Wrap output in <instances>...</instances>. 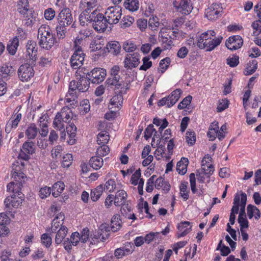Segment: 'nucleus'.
<instances>
[{
    "label": "nucleus",
    "mask_w": 261,
    "mask_h": 261,
    "mask_svg": "<svg viewBox=\"0 0 261 261\" xmlns=\"http://www.w3.org/2000/svg\"><path fill=\"white\" fill-rule=\"evenodd\" d=\"M66 126V132L69 136V139L67 142L70 145H73L75 143V137L76 136V127L73 123L68 122Z\"/></svg>",
    "instance_id": "nucleus-18"
},
{
    "label": "nucleus",
    "mask_w": 261,
    "mask_h": 261,
    "mask_svg": "<svg viewBox=\"0 0 261 261\" xmlns=\"http://www.w3.org/2000/svg\"><path fill=\"white\" fill-rule=\"evenodd\" d=\"M64 184L62 181H58L54 184L52 189V195L55 197H57L64 190Z\"/></svg>",
    "instance_id": "nucleus-36"
},
{
    "label": "nucleus",
    "mask_w": 261,
    "mask_h": 261,
    "mask_svg": "<svg viewBox=\"0 0 261 261\" xmlns=\"http://www.w3.org/2000/svg\"><path fill=\"white\" fill-rule=\"evenodd\" d=\"M116 188V184L114 179H110L108 180L105 186H103V191L107 190L111 192L114 190Z\"/></svg>",
    "instance_id": "nucleus-56"
},
{
    "label": "nucleus",
    "mask_w": 261,
    "mask_h": 261,
    "mask_svg": "<svg viewBox=\"0 0 261 261\" xmlns=\"http://www.w3.org/2000/svg\"><path fill=\"white\" fill-rule=\"evenodd\" d=\"M161 38L163 44H165L164 46V49L170 48L173 43L172 39H174V38H172L171 36H169V38L168 37L162 36Z\"/></svg>",
    "instance_id": "nucleus-59"
},
{
    "label": "nucleus",
    "mask_w": 261,
    "mask_h": 261,
    "mask_svg": "<svg viewBox=\"0 0 261 261\" xmlns=\"http://www.w3.org/2000/svg\"><path fill=\"white\" fill-rule=\"evenodd\" d=\"M186 139L188 144L193 145L196 141L195 133L193 130H188L186 134Z\"/></svg>",
    "instance_id": "nucleus-48"
},
{
    "label": "nucleus",
    "mask_w": 261,
    "mask_h": 261,
    "mask_svg": "<svg viewBox=\"0 0 261 261\" xmlns=\"http://www.w3.org/2000/svg\"><path fill=\"white\" fill-rule=\"evenodd\" d=\"M140 59L141 55L138 52L128 54L123 61L124 67L127 69L132 70L138 66Z\"/></svg>",
    "instance_id": "nucleus-9"
},
{
    "label": "nucleus",
    "mask_w": 261,
    "mask_h": 261,
    "mask_svg": "<svg viewBox=\"0 0 261 261\" xmlns=\"http://www.w3.org/2000/svg\"><path fill=\"white\" fill-rule=\"evenodd\" d=\"M106 47L108 51L114 55L119 54L121 49V45L119 42L116 41L109 42L107 44Z\"/></svg>",
    "instance_id": "nucleus-24"
},
{
    "label": "nucleus",
    "mask_w": 261,
    "mask_h": 261,
    "mask_svg": "<svg viewBox=\"0 0 261 261\" xmlns=\"http://www.w3.org/2000/svg\"><path fill=\"white\" fill-rule=\"evenodd\" d=\"M85 55L81 46H79L74 51L70 59V65L72 68L76 69L84 64Z\"/></svg>",
    "instance_id": "nucleus-10"
},
{
    "label": "nucleus",
    "mask_w": 261,
    "mask_h": 261,
    "mask_svg": "<svg viewBox=\"0 0 261 261\" xmlns=\"http://www.w3.org/2000/svg\"><path fill=\"white\" fill-rule=\"evenodd\" d=\"M18 45V39L15 37L7 44V49L11 55H14L16 53Z\"/></svg>",
    "instance_id": "nucleus-34"
},
{
    "label": "nucleus",
    "mask_w": 261,
    "mask_h": 261,
    "mask_svg": "<svg viewBox=\"0 0 261 261\" xmlns=\"http://www.w3.org/2000/svg\"><path fill=\"white\" fill-rule=\"evenodd\" d=\"M67 231L68 229L65 226H61L60 229L58 230L55 238V243L57 245L62 242L63 239L67 235Z\"/></svg>",
    "instance_id": "nucleus-30"
},
{
    "label": "nucleus",
    "mask_w": 261,
    "mask_h": 261,
    "mask_svg": "<svg viewBox=\"0 0 261 261\" xmlns=\"http://www.w3.org/2000/svg\"><path fill=\"white\" fill-rule=\"evenodd\" d=\"M110 228L111 227H110L109 224L107 223L101 224L97 233L93 235V237L92 238V239L93 241H94V239H95L98 241L100 240L102 242H104L109 237Z\"/></svg>",
    "instance_id": "nucleus-16"
},
{
    "label": "nucleus",
    "mask_w": 261,
    "mask_h": 261,
    "mask_svg": "<svg viewBox=\"0 0 261 261\" xmlns=\"http://www.w3.org/2000/svg\"><path fill=\"white\" fill-rule=\"evenodd\" d=\"M141 175V173L140 169H139L138 170H137L132 176L130 179L132 184L134 186L137 185L138 184V180L140 179Z\"/></svg>",
    "instance_id": "nucleus-64"
},
{
    "label": "nucleus",
    "mask_w": 261,
    "mask_h": 261,
    "mask_svg": "<svg viewBox=\"0 0 261 261\" xmlns=\"http://www.w3.org/2000/svg\"><path fill=\"white\" fill-rule=\"evenodd\" d=\"M116 94L110 100V105L109 107L112 106V107L110 108L111 109H113L114 107L119 109L123 102V98L122 94Z\"/></svg>",
    "instance_id": "nucleus-29"
},
{
    "label": "nucleus",
    "mask_w": 261,
    "mask_h": 261,
    "mask_svg": "<svg viewBox=\"0 0 261 261\" xmlns=\"http://www.w3.org/2000/svg\"><path fill=\"white\" fill-rule=\"evenodd\" d=\"M73 21V17L69 8L65 7L60 10L58 15V23L68 27Z\"/></svg>",
    "instance_id": "nucleus-12"
},
{
    "label": "nucleus",
    "mask_w": 261,
    "mask_h": 261,
    "mask_svg": "<svg viewBox=\"0 0 261 261\" xmlns=\"http://www.w3.org/2000/svg\"><path fill=\"white\" fill-rule=\"evenodd\" d=\"M153 133L157 134V131L154 128L152 124H149L144 131V138L145 139L147 140L149 139L152 136Z\"/></svg>",
    "instance_id": "nucleus-52"
},
{
    "label": "nucleus",
    "mask_w": 261,
    "mask_h": 261,
    "mask_svg": "<svg viewBox=\"0 0 261 261\" xmlns=\"http://www.w3.org/2000/svg\"><path fill=\"white\" fill-rule=\"evenodd\" d=\"M127 197L126 192L121 190L117 191L114 196V204L116 206H121L125 203Z\"/></svg>",
    "instance_id": "nucleus-20"
},
{
    "label": "nucleus",
    "mask_w": 261,
    "mask_h": 261,
    "mask_svg": "<svg viewBox=\"0 0 261 261\" xmlns=\"http://www.w3.org/2000/svg\"><path fill=\"white\" fill-rule=\"evenodd\" d=\"M23 168V163L17 162L13 165L11 174L14 181L10 182L7 186V191L13 192V194L8 196L4 201L6 207L8 208L17 207L23 198V195L21 192V188L26 178L22 171Z\"/></svg>",
    "instance_id": "nucleus-1"
},
{
    "label": "nucleus",
    "mask_w": 261,
    "mask_h": 261,
    "mask_svg": "<svg viewBox=\"0 0 261 261\" xmlns=\"http://www.w3.org/2000/svg\"><path fill=\"white\" fill-rule=\"evenodd\" d=\"M70 109L68 107H65L61 109L60 112H58L57 114H59L60 117L62 118L63 121L68 123L70 121L69 120L70 119Z\"/></svg>",
    "instance_id": "nucleus-38"
},
{
    "label": "nucleus",
    "mask_w": 261,
    "mask_h": 261,
    "mask_svg": "<svg viewBox=\"0 0 261 261\" xmlns=\"http://www.w3.org/2000/svg\"><path fill=\"white\" fill-rule=\"evenodd\" d=\"M66 27L64 25H60L58 23L56 30L57 33V37L58 39H63L65 37V33H66Z\"/></svg>",
    "instance_id": "nucleus-43"
},
{
    "label": "nucleus",
    "mask_w": 261,
    "mask_h": 261,
    "mask_svg": "<svg viewBox=\"0 0 261 261\" xmlns=\"http://www.w3.org/2000/svg\"><path fill=\"white\" fill-rule=\"evenodd\" d=\"M173 5L177 11L185 15L189 14L193 9L191 0H181L179 3L175 1L173 2Z\"/></svg>",
    "instance_id": "nucleus-14"
},
{
    "label": "nucleus",
    "mask_w": 261,
    "mask_h": 261,
    "mask_svg": "<svg viewBox=\"0 0 261 261\" xmlns=\"http://www.w3.org/2000/svg\"><path fill=\"white\" fill-rule=\"evenodd\" d=\"M229 101L227 99H222L219 101L217 110L218 112H221L228 107Z\"/></svg>",
    "instance_id": "nucleus-62"
},
{
    "label": "nucleus",
    "mask_w": 261,
    "mask_h": 261,
    "mask_svg": "<svg viewBox=\"0 0 261 261\" xmlns=\"http://www.w3.org/2000/svg\"><path fill=\"white\" fill-rule=\"evenodd\" d=\"M188 160L187 158H182L180 161L177 162L176 165V170L178 173L181 175L186 174L187 170V168L188 165Z\"/></svg>",
    "instance_id": "nucleus-27"
},
{
    "label": "nucleus",
    "mask_w": 261,
    "mask_h": 261,
    "mask_svg": "<svg viewBox=\"0 0 261 261\" xmlns=\"http://www.w3.org/2000/svg\"><path fill=\"white\" fill-rule=\"evenodd\" d=\"M97 138V142L99 145H106L110 139L109 133L107 131H102L98 134Z\"/></svg>",
    "instance_id": "nucleus-37"
},
{
    "label": "nucleus",
    "mask_w": 261,
    "mask_h": 261,
    "mask_svg": "<svg viewBox=\"0 0 261 261\" xmlns=\"http://www.w3.org/2000/svg\"><path fill=\"white\" fill-rule=\"evenodd\" d=\"M0 68L1 78L2 79L7 78L14 73V70L12 66L10 65H3V66H0Z\"/></svg>",
    "instance_id": "nucleus-28"
},
{
    "label": "nucleus",
    "mask_w": 261,
    "mask_h": 261,
    "mask_svg": "<svg viewBox=\"0 0 261 261\" xmlns=\"http://www.w3.org/2000/svg\"><path fill=\"white\" fill-rule=\"evenodd\" d=\"M239 57L236 55H233L232 57H229L227 59L226 63L231 67L237 66L239 63Z\"/></svg>",
    "instance_id": "nucleus-55"
},
{
    "label": "nucleus",
    "mask_w": 261,
    "mask_h": 261,
    "mask_svg": "<svg viewBox=\"0 0 261 261\" xmlns=\"http://www.w3.org/2000/svg\"><path fill=\"white\" fill-rule=\"evenodd\" d=\"M257 67V62L255 60H253L249 62L245 68V75H250L253 74L256 70Z\"/></svg>",
    "instance_id": "nucleus-41"
},
{
    "label": "nucleus",
    "mask_w": 261,
    "mask_h": 261,
    "mask_svg": "<svg viewBox=\"0 0 261 261\" xmlns=\"http://www.w3.org/2000/svg\"><path fill=\"white\" fill-rule=\"evenodd\" d=\"M111 222V229L114 232L118 231L122 226V221L119 215L116 214L114 215Z\"/></svg>",
    "instance_id": "nucleus-25"
},
{
    "label": "nucleus",
    "mask_w": 261,
    "mask_h": 261,
    "mask_svg": "<svg viewBox=\"0 0 261 261\" xmlns=\"http://www.w3.org/2000/svg\"><path fill=\"white\" fill-rule=\"evenodd\" d=\"M64 122L65 121H62V118L60 117L59 114H57L54 120L53 125L55 128L62 130V129L65 128Z\"/></svg>",
    "instance_id": "nucleus-45"
},
{
    "label": "nucleus",
    "mask_w": 261,
    "mask_h": 261,
    "mask_svg": "<svg viewBox=\"0 0 261 261\" xmlns=\"http://www.w3.org/2000/svg\"><path fill=\"white\" fill-rule=\"evenodd\" d=\"M143 64L140 67V70L146 71L149 69L152 65V63L150 61L149 56H145L142 59Z\"/></svg>",
    "instance_id": "nucleus-46"
},
{
    "label": "nucleus",
    "mask_w": 261,
    "mask_h": 261,
    "mask_svg": "<svg viewBox=\"0 0 261 261\" xmlns=\"http://www.w3.org/2000/svg\"><path fill=\"white\" fill-rule=\"evenodd\" d=\"M222 7L220 4L214 3L205 9V17L211 21L216 20L221 17Z\"/></svg>",
    "instance_id": "nucleus-11"
},
{
    "label": "nucleus",
    "mask_w": 261,
    "mask_h": 261,
    "mask_svg": "<svg viewBox=\"0 0 261 261\" xmlns=\"http://www.w3.org/2000/svg\"><path fill=\"white\" fill-rule=\"evenodd\" d=\"M243 43L242 38L240 35L230 36L226 40L225 45L231 50H236L240 48Z\"/></svg>",
    "instance_id": "nucleus-15"
},
{
    "label": "nucleus",
    "mask_w": 261,
    "mask_h": 261,
    "mask_svg": "<svg viewBox=\"0 0 261 261\" xmlns=\"http://www.w3.org/2000/svg\"><path fill=\"white\" fill-rule=\"evenodd\" d=\"M115 87L114 90L115 93H125L126 90L128 89V85L124 81H121L120 82H118L114 85Z\"/></svg>",
    "instance_id": "nucleus-40"
},
{
    "label": "nucleus",
    "mask_w": 261,
    "mask_h": 261,
    "mask_svg": "<svg viewBox=\"0 0 261 261\" xmlns=\"http://www.w3.org/2000/svg\"><path fill=\"white\" fill-rule=\"evenodd\" d=\"M124 5L126 9L132 12L136 11L139 9V2L138 0H126Z\"/></svg>",
    "instance_id": "nucleus-39"
},
{
    "label": "nucleus",
    "mask_w": 261,
    "mask_h": 261,
    "mask_svg": "<svg viewBox=\"0 0 261 261\" xmlns=\"http://www.w3.org/2000/svg\"><path fill=\"white\" fill-rule=\"evenodd\" d=\"M192 97L188 95L178 105V108L180 110L186 108L191 102Z\"/></svg>",
    "instance_id": "nucleus-61"
},
{
    "label": "nucleus",
    "mask_w": 261,
    "mask_h": 261,
    "mask_svg": "<svg viewBox=\"0 0 261 261\" xmlns=\"http://www.w3.org/2000/svg\"><path fill=\"white\" fill-rule=\"evenodd\" d=\"M214 171V168L213 166L209 163L207 164V162L202 159L201 161V171L202 172L203 174L206 175L207 177H210L213 173Z\"/></svg>",
    "instance_id": "nucleus-26"
},
{
    "label": "nucleus",
    "mask_w": 261,
    "mask_h": 261,
    "mask_svg": "<svg viewBox=\"0 0 261 261\" xmlns=\"http://www.w3.org/2000/svg\"><path fill=\"white\" fill-rule=\"evenodd\" d=\"M123 48L125 51L133 53L137 49V45L130 40H127L124 42Z\"/></svg>",
    "instance_id": "nucleus-44"
},
{
    "label": "nucleus",
    "mask_w": 261,
    "mask_h": 261,
    "mask_svg": "<svg viewBox=\"0 0 261 261\" xmlns=\"http://www.w3.org/2000/svg\"><path fill=\"white\" fill-rule=\"evenodd\" d=\"M181 93V90L179 89H177L173 91L171 94L167 97L168 99V108L173 106L178 101Z\"/></svg>",
    "instance_id": "nucleus-22"
},
{
    "label": "nucleus",
    "mask_w": 261,
    "mask_h": 261,
    "mask_svg": "<svg viewBox=\"0 0 261 261\" xmlns=\"http://www.w3.org/2000/svg\"><path fill=\"white\" fill-rule=\"evenodd\" d=\"M223 37L221 36L215 37L209 40H205L206 42H197V46L201 49H205L206 51H211L214 50L217 46L219 45L222 42Z\"/></svg>",
    "instance_id": "nucleus-13"
},
{
    "label": "nucleus",
    "mask_w": 261,
    "mask_h": 261,
    "mask_svg": "<svg viewBox=\"0 0 261 261\" xmlns=\"http://www.w3.org/2000/svg\"><path fill=\"white\" fill-rule=\"evenodd\" d=\"M122 15V10L120 6L109 7L105 12V15L107 17L109 24H116L119 22Z\"/></svg>",
    "instance_id": "nucleus-6"
},
{
    "label": "nucleus",
    "mask_w": 261,
    "mask_h": 261,
    "mask_svg": "<svg viewBox=\"0 0 261 261\" xmlns=\"http://www.w3.org/2000/svg\"><path fill=\"white\" fill-rule=\"evenodd\" d=\"M238 221L240 225V229H243L244 228H247L248 227L249 222L246 216L244 217V216H239Z\"/></svg>",
    "instance_id": "nucleus-63"
},
{
    "label": "nucleus",
    "mask_w": 261,
    "mask_h": 261,
    "mask_svg": "<svg viewBox=\"0 0 261 261\" xmlns=\"http://www.w3.org/2000/svg\"><path fill=\"white\" fill-rule=\"evenodd\" d=\"M78 81H76L75 80L71 81L69 85V90L68 92V94L69 95L71 96V98H67L66 99L67 102H70L72 100H74L76 98V96L75 95V91L77 89L79 91Z\"/></svg>",
    "instance_id": "nucleus-21"
},
{
    "label": "nucleus",
    "mask_w": 261,
    "mask_h": 261,
    "mask_svg": "<svg viewBox=\"0 0 261 261\" xmlns=\"http://www.w3.org/2000/svg\"><path fill=\"white\" fill-rule=\"evenodd\" d=\"M89 230L87 227L84 228L80 234V241L85 243L89 238Z\"/></svg>",
    "instance_id": "nucleus-58"
},
{
    "label": "nucleus",
    "mask_w": 261,
    "mask_h": 261,
    "mask_svg": "<svg viewBox=\"0 0 261 261\" xmlns=\"http://www.w3.org/2000/svg\"><path fill=\"white\" fill-rule=\"evenodd\" d=\"M188 182L181 183L180 185V194L184 200H187L189 198V191L187 190Z\"/></svg>",
    "instance_id": "nucleus-47"
},
{
    "label": "nucleus",
    "mask_w": 261,
    "mask_h": 261,
    "mask_svg": "<svg viewBox=\"0 0 261 261\" xmlns=\"http://www.w3.org/2000/svg\"><path fill=\"white\" fill-rule=\"evenodd\" d=\"M170 63V59L168 57H166L160 61L159 65L162 69V73H164L166 71L168 68Z\"/></svg>",
    "instance_id": "nucleus-60"
},
{
    "label": "nucleus",
    "mask_w": 261,
    "mask_h": 261,
    "mask_svg": "<svg viewBox=\"0 0 261 261\" xmlns=\"http://www.w3.org/2000/svg\"><path fill=\"white\" fill-rule=\"evenodd\" d=\"M26 47L27 55L29 57L30 62H32V64H34L37 58L38 48L36 42L33 40H30L28 42Z\"/></svg>",
    "instance_id": "nucleus-17"
},
{
    "label": "nucleus",
    "mask_w": 261,
    "mask_h": 261,
    "mask_svg": "<svg viewBox=\"0 0 261 261\" xmlns=\"http://www.w3.org/2000/svg\"><path fill=\"white\" fill-rule=\"evenodd\" d=\"M39 132V129L35 123H30L25 131V135L29 140L35 139Z\"/></svg>",
    "instance_id": "nucleus-23"
},
{
    "label": "nucleus",
    "mask_w": 261,
    "mask_h": 261,
    "mask_svg": "<svg viewBox=\"0 0 261 261\" xmlns=\"http://www.w3.org/2000/svg\"><path fill=\"white\" fill-rule=\"evenodd\" d=\"M95 13L92 27L98 33H103L107 29L109 22L105 15L99 13L96 10H95Z\"/></svg>",
    "instance_id": "nucleus-5"
},
{
    "label": "nucleus",
    "mask_w": 261,
    "mask_h": 261,
    "mask_svg": "<svg viewBox=\"0 0 261 261\" xmlns=\"http://www.w3.org/2000/svg\"><path fill=\"white\" fill-rule=\"evenodd\" d=\"M216 33L214 30H208L201 34L197 40V42H206L205 40H209L216 37Z\"/></svg>",
    "instance_id": "nucleus-35"
},
{
    "label": "nucleus",
    "mask_w": 261,
    "mask_h": 261,
    "mask_svg": "<svg viewBox=\"0 0 261 261\" xmlns=\"http://www.w3.org/2000/svg\"><path fill=\"white\" fill-rule=\"evenodd\" d=\"M160 22H159V19L156 16H152L148 20L149 27L152 30H155L159 27Z\"/></svg>",
    "instance_id": "nucleus-54"
},
{
    "label": "nucleus",
    "mask_w": 261,
    "mask_h": 261,
    "mask_svg": "<svg viewBox=\"0 0 261 261\" xmlns=\"http://www.w3.org/2000/svg\"><path fill=\"white\" fill-rule=\"evenodd\" d=\"M89 164L93 169L98 170L102 166L103 160L101 157L98 155L92 156L89 161Z\"/></svg>",
    "instance_id": "nucleus-31"
},
{
    "label": "nucleus",
    "mask_w": 261,
    "mask_h": 261,
    "mask_svg": "<svg viewBox=\"0 0 261 261\" xmlns=\"http://www.w3.org/2000/svg\"><path fill=\"white\" fill-rule=\"evenodd\" d=\"M103 191V185H100L91 191L90 198L93 201H96L100 198Z\"/></svg>",
    "instance_id": "nucleus-32"
},
{
    "label": "nucleus",
    "mask_w": 261,
    "mask_h": 261,
    "mask_svg": "<svg viewBox=\"0 0 261 261\" xmlns=\"http://www.w3.org/2000/svg\"><path fill=\"white\" fill-rule=\"evenodd\" d=\"M90 81L87 78V76H82L78 81L79 91L84 92L89 88Z\"/></svg>",
    "instance_id": "nucleus-33"
},
{
    "label": "nucleus",
    "mask_w": 261,
    "mask_h": 261,
    "mask_svg": "<svg viewBox=\"0 0 261 261\" xmlns=\"http://www.w3.org/2000/svg\"><path fill=\"white\" fill-rule=\"evenodd\" d=\"M84 74H86L87 78L92 83L99 84L103 81L107 75V72L105 69L97 67L93 69L90 72H84Z\"/></svg>",
    "instance_id": "nucleus-7"
},
{
    "label": "nucleus",
    "mask_w": 261,
    "mask_h": 261,
    "mask_svg": "<svg viewBox=\"0 0 261 261\" xmlns=\"http://www.w3.org/2000/svg\"><path fill=\"white\" fill-rule=\"evenodd\" d=\"M36 151V145L32 141H27L23 143L21 151L18 155V160L16 161L13 164H15L17 162L19 163H23L20 160L24 161H28L30 159V155L34 154ZM13 166H12V168Z\"/></svg>",
    "instance_id": "nucleus-4"
},
{
    "label": "nucleus",
    "mask_w": 261,
    "mask_h": 261,
    "mask_svg": "<svg viewBox=\"0 0 261 261\" xmlns=\"http://www.w3.org/2000/svg\"><path fill=\"white\" fill-rule=\"evenodd\" d=\"M41 240L42 244L46 248H48L52 243L51 238L47 233H43L41 236Z\"/></svg>",
    "instance_id": "nucleus-53"
},
{
    "label": "nucleus",
    "mask_w": 261,
    "mask_h": 261,
    "mask_svg": "<svg viewBox=\"0 0 261 261\" xmlns=\"http://www.w3.org/2000/svg\"><path fill=\"white\" fill-rule=\"evenodd\" d=\"M241 196V202L240 204V212L239 216H244V217H245V206L247 202V195L245 193L242 192Z\"/></svg>",
    "instance_id": "nucleus-42"
},
{
    "label": "nucleus",
    "mask_w": 261,
    "mask_h": 261,
    "mask_svg": "<svg viewBox=\"0 0 261 261\" xmlns=\"http://www.w3.org/2000/svg\"><path fill=\"white\" fill-rule=\"evenodd\" d=\"M73 160L72 155L71 154L67 153L63 157L62 166L63 167H69L72 164Z\"/></svg>",
    "instance_id": "nucleus-51"
},
{
    "label": "nucleus",
    "mask_w": 261,
    "mask_h": 261,
    "mask_svg": "<svg viewBox=\"0 0 261 261\" xmlns=\"http://www.w3.org/2000/svg\"><path fill=\"white\" fill-rule=\"evenodd\" d=\"M191 223L189 221L181 222L177 225L178 230L180 231V233H177V237L178 238L186 236L191 231V226L188 227L190 226Z\"/></svg>",
    "instance_id": "nucleus-19"
},
{
    "label": "nucleus",
    "mask_w": 261,
    "mask_h": 261,
    "mask_svg": "<svg viewBox=\"0 0 261 261\" xmlns=\"http://www.w3.org/2000/svg\"><path fill=\"white\" fill-rule=\"evenodd\" d=\"M134 19L133 17L129 16H125L123 17L120 21V25L121 28H127L133 23Z\"/></svg>",
    "instance_id": "nucleus-49"
},
{
    "label": "nucleus",
    "mask_w": 261,
    "mask_h": 261,
    "mask_svg": "<svg viewBox=\"0 0 261 261\" xmlns=\"http://www.w3.org/2000/svg\"><path fill=\"white\" fill-rule=\"evenodd\" d=\"M88 11L89 10L86 9L83 13L85 14V17L87 21V25H88L89 23L92 25L93 19L96 14L95 10L93 11L90 14L88 12Z\"/></svg>",
    "instance_id": "nucleus-57"
},
{
    "label": "nucleus",
    "mask_w": 261,
    "mask_h": 261,
    "mask_svg": "<svg viewBox=\"0 0 261 261\" xmlns=\"http://www.w3.org/2000/svg\"><path fill=\"white\" fill-rule=\"evenodd\" d=\"M17 6V11L22 15L25 25L32 26L36 21V14L33 9L29 8L28 0H19Z\"/></svg>",
    "instance_id": "nucleus-3"
},
{
    "label": "nucleus",
    "mask_w": 261,
    "mask_h": 261,
    "mask_svg": "<svg viewBox=\"0 0 261 261\" xmlns=\"http://www.w3.org/2000/svg\"><path fill=\"white\" fill-rule=\"evenodd\" d=\"M38 39L39 46L47 50L50 49L53 46L56 40L49 27L46 25H42L39 28Z\"/></svg>",
    "instance_id": "nucleus-2"
},
{
    "label": "nucleus",
    "mask_w": 261,
    "mask_h": 261,
    "mask_svg": "<svg viewBox=\"0 0 261 261\" xmlns=\"http://www.w3.org/2000/svg\"><path fill=\"white\" fill-rule=\"evenodd\" d=\"M32 62L21 65L18 70V75L19 79L22 82H27L33 77L34 70Z\"/></svg>",
    "instance_id": "nucleus-8"
},
{
    "label": "nucleus",
    "mask_w": 261,
    "mask_h": 261,
    "mask_svg": "<svg viewBox=\"0 0 261 261\" xmlns=\"http://www.w3.org/2000/svg\"><path fill=\"white\" fill-rule=\"evenodd\" d=\"M109 152L110 148L107 145H101V146L99 147L97 149L96 155L102 157L108 154Z\"/></svg>",
    "instance_id": "nucleus-50"
}]
</instances>
